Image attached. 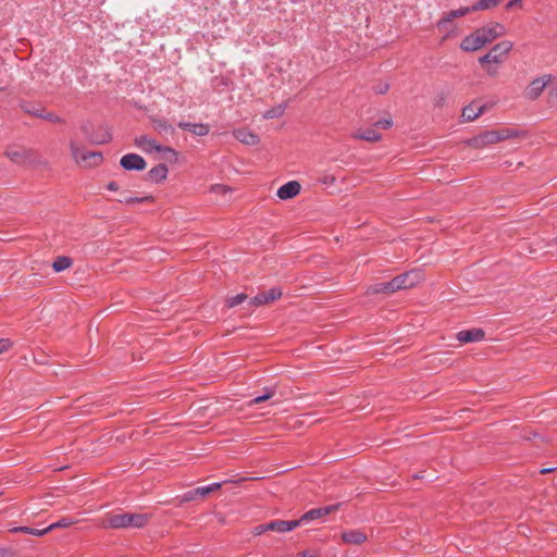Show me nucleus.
<instances>
[{
    "mask_svg": "<svg viewBox=\"0 0 557 557\" xmlns=\"http://www.w3.org/2000/svg\"><path fill=\"white\" fill-rule=\"evenodd\" d=\"M72 265V259L65 256H59L52 263V268L55 272H61L69 269Z\"/></svg>",
    "mask_w": 557,
    "mask_h": 557,
    "instance_id": "obj_25",
    "label": "nucleus"
},
{
    "mask_svg": "<svg viewBox=\"0 0 557 557\" xmlns=\"http://www.w3.org/2000/svg\"><path fill=\"white\" fill-rule=\"evenodd\" d=\"M505 33L506 28L503 24L492 23L468 35L461 41L460 47L465 51H476L496 38L503 36Z\"/></svg>",
    "mask_w": 557,
    "mask_h": 557,
    "instance_id": "obj_1",
    "label": "nucleus"
},
{
    "mask_svg": "<svg viewBox=\"0 0 557 557\" xmlns=\"http://www.w3.org/2000/svg\"><path fill=\"white\" fill-rule=\"evenodd\" d=\"M107 188L111 191H115L119 189V184L114 181L108 183Z\"/></svg>",
    "mask_w": 557,
    "mask_h": 557,
    "instance_id": "obj_50",
    "label": "nucleus"
},
{
    "mask_svg": "<svg viewBox=\"0 0 557 557\" xmlns=\"http://www.w3.org/2000/svg\"><path fill=\"white\" fill-rule=\"evenodd\" d=\"M553 76L550 74H545L543 76H539L528 85V87L524 90V97L529 100H536L543 90L549 85L552 82Z\"/></svg>",
    "mask_w": 557,
    "mask_h": 557,
    "instance_id": "obj_6",
    "label": "nucleus"
},
{
    "mask_svg": "<svg viewBox=\"0 0 557 557\" xmlns=\"http://www.w3.org/2000/svg\"><path fill=\"white\" fill-rule=\"evenodd\" d=\"M338 505H330L325 507L320 508H313L309 511L305 512L299 519L296 520L298 522V525L302 523H308L310 521L320 519L337 509Z\"/></svg>",
    "mask_w": 557,
    "mask_h": 557,
    "instance_id": "obj_9",
    "label": "nucleus"
},
{
    "mask_svg": "<svg viewBox=\"0 0 557 557\" xmlns=\"http://www.w3.org/2000/svg\"><path fill=\"white\" fill-rule=\"evenodd\" d=\"M225 482H226V481H223V482H214V483L209 484V485H208V487H209L210 493H212V492H214V491L220 490V488L223 486V484H224Z\"/></svg>",
    "mask_w": 557,
    "mask_h": 557,
    "instance_id": "obj_46",
    "label": "nucleus"
},
{
    "mask_svg": "<svg viewBox=\"0 0 557 557\" xmlns=\"http://www.w3.org/2000/svg\"><path fill=\"white\" fill-rule=\"evenodd\" d=\"M12 346V342L9 338H0V355Z\"/></svg>",
    "mask_w": 557,
    "mask_h": 557,
    "instance_id": "obj_40",
    "label": "nucleus"
},
{
    "mask_svg": "<svg viewBox=\"0 0 557 557\" xmlns=\"http://www.w3.org/2000/svg\"><path fill=\"white\" fill-rule=\"evenodd\" d=\"M135 145L145 152L158 151L170 153L174 157L176 156V152L173 148L158 145L154 139H151L146 135L137 137L135 139Z\"/></svg>",
    "mask_w": 557,
    "mask_h": 557,
    "instance_id": "obj_8",
    "label": "nucleus"
},
{
    "mask_svg": "<svg viewBox=\"0 0 557 557\" xmlns=\"http://www.w3.org/2000/svg\"><path fill=\"white\" fill-rule=\"evenodd\" d=\"M485 333L482 329L463 330L457 333L456 338L460 343H474L484 338Z\"/></svg>",
    "mask_w": 557,
    "mask_h": 557,
    "instance_id": "obj_11",
    "label": "nucleus"
},
{
    "mask_svg": "<svg viewBox=\"0 0 557 557\" xmlns=\"http://www.w3.org/2000/svg\"><path fill=\"white\" fill-rule=\"evenodd\" d=\"M210 191L213 194L225 195L231 191V188L226 185L215 184L211 186Z\"/></svg>",
    "mask_w": 557,
    "mask_h": 557,
    "instance_id": "obj_34",
    "label": "nucleus"
},
{
    "mask_svg": "<svg viewBox=\"0 0 557 557\" xmlns=\"http://www.w3.org/2000/svg\"><path fill=\"white\" fill-rule=\"evenodd\" d=\"M0 557H14V554L9 548L0 547Z\"/></svg>",
    "mask_w": 557,
    "mask_h": 557,
    "instance_id": "obj_47",
    "label": "nucleus"
},
{
    "mask_svg": "<svg viewBox=\"0 0 557 557\" xmlns=\"http://www.w3.org/2000/svg\"><path fill=\"white\" fill-rule=\"evenodd\" d=\"M485 110V106H476L474 103H470L462 110V119L467 122L474 121L479 117Z\"/></svg>",
    "mask_w": 557,
    "mask_h": 557,
    "instance_id": "obj_19",
    "label": "nucleus"
},
{
    "mask_svg": "<svg viewBox=\"0 0 557 557\" xmlns=\"http://www.w3.org/2000/svg\"><path fill=\"white\" fill-rule=\"evenodd\" d=\"M197 497H198V494H195L194 490H190L183 495L182 500L183 502H191V500L196 499Z\"/></svg>",
    "mask_w": 557,
    "mask_h": 557,
    "instance_id": "obj_42",
    "label": "nucleus"
},
{
    "mask_svg": "<svg viewBox=\"0 0 557 557\" xmlns=\"http://www.w3.org/2000/svg\"><path fill=\"white\" fill-rule=\"evenodd\" d=\"M40 117H42L46 121L52 122V123L63 122V120L60 116H58L57 114L51 113V112H47V113L41 112Z\"/></svg>",
    "mask_w": 557,
    "mask_h": 557,
    "instance_id": "obj_35",
    "label": "nucleus"
},
{
    "mask_svg": "<svg viewBox=\"0 0 557 557\" xmlns=\"http://www.w3.org/2000/svg\"><path fill=\"white\" fill-rule=\"evenodd\" d=\"M25 111L35 116H40V114H41V111L37 108H32V109L26 108Z\"/></svg>",
    "mask_w": 557,
    "mask_h": 557,
    "instance_id": "obj_49",
    "label": "nucleus"
},
{
    "mask_svg": "<svg viewBox=\"0 0 557 557\" xmlns=\"http://www.w3.org/2000/svg\"><path fill=\"white\" fill-rule=\"evenodd\" d=\"M152 199V197L150 196H145V197H125L124 199H121L120 201L121 202H125L127 205H136V203H141V202H145V201H150Z\"/></svg>",
    "mask_w": 557,
    "mask_h": 557,
    "instance_id": "obj_31",
    "label": "nucleus"
},
{
    "mask_svg": "<svg viewBox=\"0 0 557 557\" xmlns=\"http://www.w3.org/2000/svg\"><path fill=\"white\" fill-rule=\"evenodd\" d=\"M194 493L198 494V497L203 498L210 494V491H209L208 485H206V486H199L197 488H194Z\"/></svg>",
    "mask_w": 557,
    "mask_h": 557,
    "instance_id": "obj_39",
    "label": "nucleus"
},
{
    "mask_svg": "<svg viewBox=\"0 0 557 557\" xmlns=\"http://www.w3.org/2000/svg\"><path fill=\"white\" fill-rule=\"evenodd\" d=\"M10 532L25 533V534H29V535H34V536H42V535L47 534L46 529H35V528H30V527H14V528L10 529Z\"/></svg>",
    "mask_w": 557,
    "mask_h": 557,
    "instance_id": "obj_24",
    "label": "nucleus"
},
{
    "mask_svg": "<svg viewBox=\"0 0 557 557\" xmlns=\"http://www.w3.org/2000/svg\"><path fill=\"white\" fill-rule=\"evenodd\" d=\"M548 97L550 103H557V88H550Z\"/></svg>",
    "mask_w": 557,
    "mask_h": 557,
    "instance_id": "obj_45",
    "label": "nucleus"
},
{
    "mask_svg": "<svg viewBox=\"0 0 557 557\" xmlns=\"http://www.w3.org/2000/svg\"><path fill=\"white\" fill-rule=\"evenodd\" d=\"M297 527H298V522H296V520H289V521L274 520V521H271L268 523L269 531H274V532H278V533L290 532L294 529H296Z\"/></svg>",
    "mask_w": 557,
    "mask_h": 557,
    "instance_id": "obj_15",
    "label": "nucleus"
},
{
    "mask_svg": "<svg viewBox=\"0 0 557 557\" xmlns=\"http://www.w3.org/2000/svg\"><path fill=\"white\" fill-rule=\"evenodd\" d=\"M168 172L166 165L160 163L147 173V180L153 183L162 182L166 178Z\"/></svg>",
    "mask_w": 557,
    "mask_h": 557,
    "instance_id": "obj_18",
    "label": "nucleus"
},
{
    "mask_svg": "<svg viewBox=\"0 0 557 557\" xmlns=\"http://www.w3.org/2000/svg\"><path fill=\"white\" fill-rule=\"evenodd\" d=\"M470 12H473L472 7H465V8H460L457 10H453V11L448 12L446 14V16L440 21V25L444 24V23L451 22L454 18L463 16Z\"/></svg>",
    "mask_w": 557,
    "mask_h": 557,
    "instance_id": "obj_23",
    "label": "nucleus"
},
{
    "mask_svg": "<svg viewBox=\"0 0 557 557\" xmlns=\"http://www.w3.org/2000/svg\"><path fill=\"white\" fill-rule=\"evenodd\" d=\"M153 128L161 135H173L175 128L164 119H152Z\"/></svg>",
    "mask_w": 557,
    "mask_h": 557,
    "instance_id": "obj_21",
    "label": "nucleus"
},
{
    "mask_svg": "<svg viewBox=\"0 0 557 557\" xmlns=\"http://www.w3.org/2000/svg\"><path fill=\"white\" fill-rule=\"evenodd\" d=\"M393 125L392 119H381L376 121L375 126L387 129Z\"/></svg>",
    "mask_w": 557,
    "mask_h": 557,
    "instance_id": "obj_38",
    "label": "nucleus"
},
{
    "mask_svg": "<svg viewBox=\"0 0 557 557\" xmlns=\"http://www.w3.org/2000/svg\"><path fill=\"white\" fill-rule=\"evenodd\" d=\"M421 280V273L418 270H412L395 276L392 281V288L394 293L400 289L411 288L416 286Z\"/></svg>",
    "mask_w": 557,
    "mask_h": 557,
    "instance_id": "obj_5",
    "label": "nucleus"
},
{
    "mask_svg": "<svg viewBox=\"0 0 557 557\" xmlns=\"http://www.w3.org/2000/svg\"><path fill=\"white\" fill-rule=\"evenodd\" d=\"M389 88L388 84H381L374 87V91L379 95L385 94Z\"/></svg>",
    "mask_w": 557,
    "mask_h": 557,
    "instance_id": "obj_44",
    "label": "nucleus"
},
{
    "mask_svg": "<svg viewBox=\"0 0 557 557\" xmlns=\"http://www.w3.org/2000/svg\"><path fill=\"white\" fill-rule=\"evenodd\" d=\"M522 5V0H510L507 4H506V9L507 10H510L515 7H521Z\"/></svg>",
    "mask_w": 557,
    "mask_h": 557,
    "instance_id": "obj_48",
    "label": "nucleus"
},
{
    "mask_svg": "<svg viewBox=\"0 0 557 557\" xmlns=\"http://www.w3.org/2000/svg\"><path fill=\"white\" fill-rule=\"evenodd\" d=\"M70 148L73 158L78 163H86L87 165H98L102 161V154L100 152H86L83 149H81L74 141H71Z\"/></svg>",
    "mask_w": 557,
    "mask_h": 557,
    "instance_id": "obj_7",
    "label": "nucleus"
},
{
    "mask_svg": "<svg viewBox=\"0 0 557 557\" xmlns=\"http://www.w3.org/2000/svg\"><path fill=\"white\" fill-rule=\"evenodd\" d=\"M246 298H247V295H246V294H238V295H236V296H234V297H230V298L227 299V306H228L230 308H233V307H235V306H237V305L242 304Z\"/></svg>",
    "mask_w": 557,
    "mask_h": 557,
    "instance_id": "obj_33",
    "label": "nucleus"
},
{
    "mask_svg": "<svg viewBox=\"0 0 557 557\" xmlns=\"http://www.w3.org/2000/svg\"><path fill=\"white\" fill-rule=\"evenodd\" d=\"M269 531L268 529V523H264V524H259V525H256L252 530V533L255 535H261L263 534L264 532Z\"/></svg>",
    "mask_w": 557,
    "mask_h": 557,
    "instance_id": "obj_41",
    "label": "nucleus"
},
{
    "mask_svg": "<svg viewBox=\"0 0 557 557\" xmlns=\"http://www.w3.org/2000/svg\"><path fill=\"white\" fill-rule=\"evenodd\" d=\"M319 553L317 550H304L297 554L296 557H318Z\"/></svg>",
    "mask_w": 557,
    "mask_h": 557,
    "instance_id": "obj_43",
    "label": "nucleus"
},
{
    "mask_svg": "<svg viewBox=\"0 0 557 557\" xmlns=\"http://www.w3.org/2000/svg\"><path fill=\"white\" fill-rule=\"evenodd\" d=\"M300 188L301 187L298 182L290 181V182L284 184L283 186H281L277 189L276 195L280 199H283V200L290 199L299 194Z\"/></svg>",
    "mask_w": 557,
    "mask_h": 557,
    "instance_id": "obj_12",
    "label": "nucleus"
},
{
    "mask_svg": "<svg viewBox=\"0 0 557 557\" xmlns=\"http://www.w3.org/2000/svg\"><path fill=\"white\" fill-rule=\"evenodd\" d=\"M90 127H91V124L89 122H85L81 126L82 133L88 138V140L90 143L99 145V144H106V143L110 141L111 135L107 131L102 132L99 135H92L89 132Z\"/></svg>",
    "mask_w": 557,
    "mask_h": 557,
    "instance_id": "obj_13",
    "label": "nucleus"
},
{
    "mask_svg": "<svg viewBox=\"0 0 557 557\" xmlns=\"http://www.w3.org/2000/svg\"><path fill=\"white\" fill-rule=\"evenodd\" d=\"M336 178L334 175L325 174L319 178V183L322 185H333Z\"/></svg>",
    "mask_w": 557,
    "mask_h": 557,
    "instance_id": "obj_37",
    "label": "nucleus"
},
{
    "mask_svg": "<svg viewBox=\"0 0 557 557\" xmlns=\"http://www.w3.org/2000/svg\"><path fill=\"white\" fill-rule=\"evenodd\" d=\"M513 135L515 133L509 128L485 131L469 139L468 144L475 149H482L488 145L511 138Z\"/></svg>",
    "mask_w": 557,
    "mask_h": 557,
    "instance_id": "obj_3",
    "label": "nucleus"
},
{
    "mask_svg": "<svg viewBox=\"0 0 557 557\" xmlns=\"http://www.w3.org/2000/svg\"><path fill=\"white\" fill-rule=\"evenodd\" d=\"M342 540L347 544L360 545L366 542L367 535L360 530H348L342 533Z\"/></svg>",
    "mask_w": 557,
    "mask_h": 557,
    "instance_id": "obj_16",
    "label": "nucleus"
},
{
    "mask_svg": "<svg viewBox=\"0 0 557 557\" xmlns=\"http://www.w3.org/2000/svg\"><path fill=\"white\" fill-rule=\"evenodd\" d=\"M512 49V42L504 40L496 44L486 54L479 59L480 64L500 63L504 57Z\"/></svg>",
    "mask_w": 557,
    "mask_h": 557,
    "instance_id": "obj_4",
    "label": "nucleus"
},
{
    "mask_svg": "<svg viewBox=\"0 0 557 557\" xmlns=\"http://www.w3.org/2000/svg\"><path fill=\"white\" fill-rule=\"evenodd\" d=\"M264 297L267 299V304H270L282 296V290L278 287H273L269 289L268 292H264Z\"/></svg>",
    "mask_w": 557,
    "mask_h": 557,
    "instance_id": "obj_30",
    "label": "nucleus"
},
{
    "mask_svg": "<svg viewBox=\"0 0 557 557\" xmlns=\"http://www.w3.org/2000/svg\"><path fill=\"white\" fill-rule=\"evenodd\" d=\"M555 469H556V468H545V469H542L540 472H541L542 474H545V473H549V472L554 471Z\"/></svg>",
    "mask_w": 557,
    "mask_h": 557,
    "instance_id": "obj_52",
    "label": "nucleus"
},
{
    "mask_svg": "<svg viewBox=\"0 0 557 557\" xmlns=\"http://www.w3.org/2000/svg\"><path fill=\"white\" fill-rule=\"evenodd\" d=\"M233 134L237 140L247 146H255L259 143V137L250 131L240 128L234 131Z\"/></svg>",
    "mask_w": 557,
    "mask_h": 557,
    "instance_id": "obj_17",
    "label": "nucleus"
},
{
    "mask_svg": "<svg viewBox=\"0 0 557 557\" xmlns=\"http://www.w3.org/2000/svg\"><path fill=\"white\" fill-rule=\"evenodd\" d=\"M285 109H286V104L281 103L278 106L273 107V108L269 109L268 111H265V113L263 114V117L264 119L278 117L285 112Z\"/></svg>",
    "mask_w": 557,
    "mask_h": 557,
    "instance_id": "obj_27",
    "label": "nucleus"
},
{
    "mask_svg": "<svg viewBox=\"0 0 557 557\" xmlns=\"http://www.w3.org/2000/svg\"><path fill=\"white\" fill-rule=\"evenodd\" d=\"M150 519V515L148 513H114L108 515V517L103 521V525L106 528L112 529H128V528H143L145 527Z\"/></svg>",
    "mask_w": 557,
    "mask_h": 557,
    "instance_id": "obj_2",
    "label": "nucleus"
},
{
    "mask_svg": "<svg viewBox=\"0 0 557 557\" xmlns=\"http://www.w3.org/2000/svg\"><path fill=\"white\" fill-rule=\"evenodd\" d=\"M146 164L145 159L137 153H127L120 160V165L126 171H143Z\"/></svg>",
    "mask_w": 557,
    "mask_h": 557,
    "instance_id": "obj_10",
    "label": "nucleus"
},
{
    "mask_svg": "<svg viewBox=\"0 0 557 557\" xmlns=\"http://www.w3.org/2000/svg\"><path fill=\"white\" fill-rule=\"evenodd\" d=\"M503 0H479L472 5L473 12L496 8Z\"/></svg>",
    "mask_w": 557,
    "mask_h": 557,
    "instance_id": "obj_26",
    "label": "nucleus"
},
{
    "mask_svg": "<svg viewBox=\"0 0 557 557\" xmlns=\"http://www.w3.org/2000/svg\"><path fill=\"white\" fill-rule=\"evenodd\" d=\"M380 293H383V294H386V295L393 294L394 293V288H392V281L385 282V283H376V284L370 285L368 287V289H367V294H369V295L380 294Z\"/></svg>",
    "mask_w": 557,
    "mask_h": 557,
    "instance_id": "obj_22",
    "label": "nucleus"
},
{
    "mask_svg": "<svg viewBox=\"0 0 557 557\" xmlns=\"http://www.w3.org/2000/svg\"><path fill=\"white\" fill-rule=\"evenodd\" d=\"M7 156L10 160L16 163H22L25 160L24 150H9L7 151Z\"/></svg>",
    "mask_w": 557,
    "mask_h": 557,
    "instance_id": "obj_29",
    "label": "nucleus"
},
{
    "mask_svg": "<svg viewBox=\"0 0 557 557\" xmlns=\"http://www.w3.org/2000/svg\"><path fill=\"white\" fill-rule=\"evenodd\" d=\"M250 302L253 306H263V305H267V299L264 297V294L260 293V294L256 295L255 297H252Z\"/></svg>",
    "mask_w": 557,
    "mask_h": 557,
    "instance_id": "obj_36",
    "label": "nucleus"
},
{
    "mask_svg": "<svg viewBox=\"0 0 557 557\" xmlns=\"http://www.w3.org/2000/svg\"><path fill=\"white\" fill-rule=\"evenodd\" d=\"M352 137L370 143L379 141L382 138L381 134L373 128L358 131L352 135Z\"/></svg>",
    "mask_w": 557,
    "mask_h": 557,
    "instance_id": "obj_20",
    "label": "nucleus"
},
{
    "mask_svg": "<svg viewBox=\"0 0 557 557\" xmlns=\"http://www.w3.org/2000/svg\"><path fill=\"white\" fill-rule=\"evenodd\" d=\"M486 72L491 76H495L497 74V67L496 66H486Z\"/></svg>",
    "mask_w": 557,
    "mask_h": 557,
    "instance_id": "obj_51",
    "label": "nucleus"
},
{
    "mask_svg": "<svg viewBox=\"0 0 557 557\" xmlns=\"http://www.w3.org/2000/svg\"><path fill=\"white\" fill-rule=\"evenodd\" d=\"M72 524H74V520L71 519V518H62L60 520H58L57 522L50 524L49 527L46 528L47 530V533L54 530V529H58V528H67V527H71Z\"/></svg>",
    "mask_w": 557,
    "mask_h": 557,
    "instance_id": "obj_28",
    "label": "nucleus"
},
{
    "mask_svg": "<svg viewBox=\"0 0 557 557\" xmlns=\"http://www.w3.org/2000/svg\"><path fill=\"white\" fill-rule=\"evenodd\" d=\"M178 127L199 137L206 136L210 132L209 125L205 123L180 122Z\"/></svg>",
    "mask_w": 557,
    "mask_h": 557,
    "instance_id": "obj_14",
    "label": "nucleus"
},
{
    "mask_svg": "<svg viewBox=\"0 0 557 557\" xmlns=\"http://www.w3.org/2000/svg\"><path fill=\"white\" fill-rule=\"evenodd\" d=\"M272 396H273V392L271 389L267 388L264 394L252 398L249 404L250 405L260 404L262 401L270 399Z\"/></svg>",
    "mask_w": 557,
    "mask_h": 557,
    "instance_id": "obj_32",
    "label": "nucleus"
}]
</instances>
